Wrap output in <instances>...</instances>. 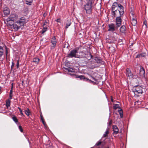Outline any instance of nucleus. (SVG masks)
Returning <instances> with one entry per match:
<instances>
[{"label": "nucleus", "mask_w": 148, "mask_h": 148, "mask_svg": "<svg viewBox=\"0 0 148 148\" xmlns=\"http://www.w3.org/2000/svg\"><path fill=\"white\" fill-rule=\"evenodd\" d=\"M77 51L75 50L71 51L70 53L68 55V56L69 57H75L77 58Z\"/></svg>", "instance_id": "nucleus-9"}, {"label": "nucleus", "mask_w": 148, "mask_h": 148, "mask_svg": "<svg viewBox=\"0 0 148 148\" xmlns=\"http://www.w3.org/2000/svg\"><path fill=\"white\" fill-rule=\"evenodd\" d=\"M126 71V75L129 77H132L133 76L132 73L129 69L127 68V69Z\"/></svg>", "instance_id": "nucleus-13"}, {"label": "nucleus", "mask_w": 148, "mask_h": 148, "mask_svg": "<svg viewBox=\"0 0 148 148\" xmlns=\"http://www.w3.org/2000/svg\"><path fill=\"white\" fill-rule=\"evenodd\" d=\"M101 143V141H99L98 142L95 144V145L96 146H99L100 145Z\"/></svg>", "instance_id": "nucleus-34"}, {"label": "nucleus", "mask_w": 148, "mask_h": 148, "mask_svg": "<svg viewBox=\"0 0 148 148\" xmlns=\"http://www.w3.org/2000/svg\"><path fill=\"white\" fill-rule=\"evenodd\" d=\"M18 109L19 110V111L20 112V113H21V114L22 115H23V112H22V111L21 109V108H20L19 107H18Z\"/></svg>", "instance_id": "nucleus-33"}, {"label": "nucleus", "mask_w": 148, "mask_h": 148, "mask_svg": "<svg viewBox=\"0 0 148 148\" xmlns=\"http://www.w3.org/2000/svg\"><path fill=\"white\" fill-rule=\"evenodd\" d=\"M12 94H10V100L12 99Z\"/></svg>", "instance_id": "nucleus-40"}, {"label": "nucleus", "mask_w": 148, "mask_h": 148, "mask_svg": "<svg viewBox=\"0 0 148 148\" xmlns=\"http://www.w3.org/2000/svg\"><path fill=\"white\" fill-rule=\"evenodd\" d=\"M27 4L31 5L32 3L33 0H25Z\"/></svg>", "instance_id": "nucleus-26"}, {"label": "nucleus", "mask_w": 148, "mask_h": 148, "mask_svg": "<svg viewBox=\"0 0 148 148\" xmlns=\"http://www.w3.org/2000/svg\"><path fill=\"white\" fill-rule=\"evenodd\" d=\"M95 60L96 61H97V63H101V61L99 59L97 58H96Z\"/></svg>", "instance_id": "nucleus-32"}, {"label": "nucleus", "mask_w": 148, "mask_h": 148, "mask_svg": "<svg viewBox=\"0 0 148 148\" xmlns=\"http://www.w3.org/2000/svg\"><path fill=\"white\" fill-rule=\"evenodd\" d=\"M25 113L26 114V115L29 116V115L30 111L27 108L25 110Z\"/></svg>", "instance_id": "nucleus-24"}, {"label": "nucleus", "mask_w": 148, "mask_h": 148, "mask_svg": "<svg viewBox=\"0 0 148 148\" xmlns=\"http://www.w3.org/2000/svg\"><path fill=\"white\" fill-rule=\"evenodd\" d=\"M111 101L112 102H115V101H114L112 99V97H111Z\"/></svg>", "instance_id": "nucleus-41"}, {"label": "nucleus", "mask_w": 148, "mask_h": 148, "mask_svg": "<svg viewBox=\"0 0 148 148\" xmlns=\"http://www.w3.org/2000/svg\"><path fill=\"white\" fill-rule=\"evenodd\" d=\"M56 21L60 23V18L56 20Z\"/></svg>", "instance_id": "nucleus-39"}, {"label": "nucleus", "mask_w": 148, "mask_h": 148, "mask_svg": "<svg viewBox=\"0 0 148 148\" xmlns=\"http://www.w3.org/2000/svg\"><path fill=\"white\" fill-rule=\"evenodd\" d=\"M113 108H114V109L116 110V109H117V108H119V104H113Z\"/></svg>", "instance_id": "nucleus-27"}, {"label": "nucleus", "mask_w": 148, "mask_h": 148, "mask_svg": "<svg viewBox=\"0 0 148 148\" xmlns=\"http://www.w3.org/2000/svg\"><path fill=\"white\" fill-rule=\"evenodd\" d=\"M108 31L111 32H112L114 31L116 29H117L116 28V26L115 27V25L113 23H111L110 24H108Z\"/></svg>", "instance_id": "nucleus-8"}, {"label": "nucleus", "mask_w": 148, "mask_h": 148, "mask_svg": "<svg viewBox=\"0 0 148 148\" xmlns=\"http://www.w3.org/2000/svg\"><path fill=\"white\" fill-rule=\"evenodd\" d=\"M10 25L11 27L13 28L16 31L21 26L17 21Z\"/></svg>", "instance_id": "nucleus-7"}, {"label": "nucleus", "mask_w": 148, "mask_h": 148, "mask_svg": "<svg viewBox=\"0 0 148 148\" xmlns=\"http://www.w3.org/2000/svg\"><path fill=\"white\" fill-rule=\"evenodd\" d=\"M118 111L119 112L120 116L121 118H122L123 117V114L122 111L121 110V109H120V110H118Z\"/></svg>", "instance_id": "nucleus-30"}, {"label": "nucleus", "mask_w": 148, "mask_h": 148, "mask_svg": "<svg viewBox=\"0 0 148 148\" xmlns=\"http://www.w3.org/2000/svg\"><path fill=\"white\" fill-rule=\"evenodd\" d=\"M63 70L65 72H67V73L70 75L71 76H73V77H75L76 78H79L81 79H85V77L83 76L79 75L77 76L75 74H71V73H70V72L73 73L75 72V70L73 68H71L70 67L68 68H64Z\"/></svg>", "instance_id": "nucleus-2"}, {"label": "nucleus", "mask_w": 148, "mask_h": 148, "mask_svg": "<svg viewBox=\"0 0 148 148\" xmlns=\"http://www.w3.org/2000/svg\"><path fill=\"white\" fill-rule=\"evenodd\" d=\"M133 90L135 94H141L142 92V88L139 86H137L133 87Z\"/></svg>", "instance_id": "nucleus-3"}, {"label": "nucleus", "mask_w": 148, "mask_h": 148, "mask_svg": "<svg viewBox=\"0 0 148 148\" xmlns=\"http://www.w3.org/2000/svg\"><path fill=\"white\" fill-rule=\"evenodd\" d=\"M108 133H109V132H108V128L107 129L106 131L104 133V134L103 135V137H106L107 136V134H108Z\"/></svg>", "instance_id": "nucleus-28"}, {"label": "nucleus", "mask_w": 148, "mask_h": 148, "mask_svg": "<svg viewBox=\"0 0 148 148\" xmlns=\"http://www.w3.org/2000/svg\"><path fill=\"white\" fill-rule=\"evenodd\" d=\"M119 4H118L116 2L114 3L112 8V12L118 9Z\"/></svg>", "instance_id": "nucleus-12"}, {"label": "nucleus", "mask_w": 148, "mask_h": 148, "mask_svg": "<svg viewBox=\"0 0 148 148\" xmlns=\"http://www.w3.org/2000/svg\"><path fill=\"white\" fill-rule=\"evenodd\" d=\"M118 7L119 9L116 10L112 12V17L116 16L120 17L124 13L123 7L120 4H119Z\"/></svg>", "instance_id": "nucleus-1"}, {"label": "nucleus", "mask_w": 148, "mask_h": 148, "mask_svg": "<svg viewBox=\"0 0 148 148\" xmlns=\"http://www.w3.org/2000/svg\"><path fill=\"white\" fill-rule=\"evenodd\" d=\"M116 28L118 29L121 25V19L120 17H117L116 18Z\"/></svg>", "instance_id": "nucleus-11"}, {"label": "nucleus", "mask_w": 148, "mask_h": 148, "mask_svg": "<svg viewBox=\"0 0 148 148\" xmlns=\"http://www.w3.org/2000/svg\"><path fill=\"white\" fill-rule=\"evenodd\" d=\"M19 66V63L18 60L16 63V67L17 68H18Z\"/></svg>", "instance_id": "nucleus-36"}, {"label": "nucleus", "mask_w": 148, "mask_h": 148, "mask_svg": "<svg viewBox=\"0 0 148 148\" xmlns=\"http://www.w3.org/2000/svg\"><path fill=\"white\" fill-rule=\"evenodd\" d=\"M14 66V63L13 62H12V65L11 66V69H12L13 68V67Z\"/></svg>", "instance_id": "nucleus-37"}, {"label": "nucleus", "mask_w": 148, "mask_h": 148, "mask_svg": "<svg viewBox=\"0 0 148 148\" xmlns=\"http://www.w3.org/2000/svg\"><path fill=\"white\" fill-rule=\"evenodd\" d=\"M45 24H43V28L42 30V34H43L47 30V28L45 27H44V26Z\"/></svg>", "instance_id": "nucleus-23"}, {"label": "nucleus", "mask_w": 148, "mask_h": 148, "mask_svg": "<svg viewBox=\"0 0 148 148\" xmlns=\"http://www.w3.org/2000/svg\"><path fill=\"white\" fill-rule=\"evenodd\" d=\"M18 128L19 129V130H20V131L21 132H23V130L22 128V127L20 125L18 126Z\"/></svg>", "instance_id": "nucleus-35"}, {"label": "nucleus", "mask_w": 148, "mask_h": 148, "mask_svg": "<svg viewBox=\"0 0 148 148\" xmlns=\"http://www.w3.org/2000/svg\"><path fill=\"white\" fill-rule=\"evenodd\" d=\"M111 123H110H110H109V124H110Z\"/></svg>", "instance_id": "nucleus-43"}, {"label": "nucleus", "mask_w": 148, "mask_h": 148, "mask_svg": "<svg viewBox=\"0 0 148 148\" xmlns=\"http://www.w3.org/2000/svg\"><path fill=\"white\" fill-rule=\"evenodd\" d=\"M6 106L7 108L10 106V100L9 99H8L6 101Z\"/></svg>", "instance_id": "nucleus-25"}, {"label": "nucleus", "mask_w": 148, "mask_h": 148, "mask_svg": "<svg viewBox=\"0 0 148 148\" xmlns=\"http://www.w3.org/2000/svg\"><path fill=\"white\" fill-rule=\"evenodd\" d=\"M17 21L22 26L27 22L28 20L24 16L20 18Z\"/></svg>", "instance_id": "nucleus-5"}, {"label": "nucleus", "mask_w": 148, "mask_h": 148, "mask_svg": "<svg viewBox=\"0 0 148 148\" xmlns=\"http://www.w3.org/2000/svg\"><path fill=\"white\" fill-rule=\"evenodd\" d=\"M40 116H41V120H42V121L43 124L45 125V127H46V125L45 124V123L44 122V119L43 118V117L41 115H40Z\"/></svg>", "instance_id": "nucleus-31"}, {"label": "nucleus", "mask_w": 148, "mask_h": 148, "mask_svg": "<svg viewBox=\"0 0 148 148\" xmlns=\"http://www.w3.org/2000/svg\"><path fill=\"white\" fill-rule=\"evenodd\" d=\"M39 61V59L38 58H35L33 59V62L36 64H38Z\"/></svg>", "instance_id": "nucleus-20"}, {"label": "nucleus", "mask_w": 148, "mask_h": 148, "mask_svg": "<svg viewBox=\"0 0 148 148\" xmlns=\"http://www.w3.org/2000/svg\"><path fill=\"white\" fill-rule=\"evenodd\" d=\"M3 52L4 51L3 47L0 46V57H1L2 56Z\"/></svg>", "instance_id": "nucleus-22"}, {"label": "nucleus", "mask_w": 148, "mask_h": 148, "mask_svg": "<svg viewBox=\"0 0 148 148\" xmlns=\"http://www.w3.org/2000/svg\"><path fill=\"white\" fill-rule=\"evenodd\" d=\"M90 56H91V55L90 54Z\"/></svg>", "instance_id": "nucleus-44"}, {"label": "nucleus", "mask_w": 148, "mask_h": 148, "mask_svg": "<svg viewBox=\"0 0 148 148\" xmlns=\"http://www.w3.org/2000/svg\"><path fill=\"white\" fill-rule=\"evenodd\" d=\"M18 17L15 14H11L9 17L7 19V21L8 22L10 21H14L16 20Z\"/></svg>", "instance_id": "nucleus-6"}, {"label": "nucleus", "mask_w": 148, "mask_h": 148, "mask_svg": "<svg viewBox=\"0 0 148 148\" xmlns=\"http://www.w3.org/2000/svg\"><path fill=\"white\" fill-rule=\"evenodd\" d=\"M146 55V54L145 53H142L138 54L136 56V58H139L145 57Z\"/></svg>", "instance_id": "nucleus-18"}, {"label": "nucleus", "mask_w": 148, "mask_h": 148, "mask_svg": "<svg viewBox=\"0 0 148 148\" xmlns=\"http://www.w3.org/2000/svg\"><path fill=\"white\" fill-rule=\"evenodd\" d=\"M51 42L53 46H55L56 45L57 40L55 37H53L51 39Z\"/></svg>", "instance_id": "nucleus-15"}, {"label": "nucleus", "mask_w": 148, "mask_h": 148, "mask_svg": "<svg viewBox=\"0 0 148 148\" xmlns=\"http://www.w3.org/2000/svg\"><path fill=\"white\" fill-rule=\"evenodd\" d=\"M3 12L4 14L5 15L9 14L10 13L9 9L7 8H5Z\"/></svg>", "instance_id": "nucleus-16"}, {"label": "nucleus", "mask_w": 148, "mask_h": 148, "mask_svg": "<svg viewBox=\"0 0 148 148\" xmlns=\"http://www.w3.org/2000/svg\"><path fill=\"white\" fill-rule=\"evenodd\" d=\"M112 127L114 131V133L115 134H118L119 132V129L117 126L116 125H113Z\"/></svg>", "instance_id": "nucleus-14"}, {"label": "nucleus", "mask_w": 148, "mask_h": 148, "mask_svg": "<svg viewBox=\"0 0 148 148\" xmlns=\"http://www.w3.org/2000/svg\"><path fill=\"white\" fill-rule=\"evenodd\" d=\"M91 3L90 2H88L85 5V9L87 14H89L91 12Z\"/></svg>", "instance_id": "nucleus-4"}, {"label": "nucleus", "mask_w": 148, "mask_h": 148, "mask_svg": "<svg viewBox=\"0 0 148 148\" xmlns=\"http://www.w3.org/2000/svg\"><path fill=\"white\" fill-rule=\"evenodd\" d=\"M12 88H13V86H12L10 92V94H12Z\"/></svg>", "instance_id": "nucleus-38"}, {"label": "nucleus", "mask_w": 148, "mask_h": 148, "mask_svg": "<svg viewBox=\"0 0 148 148\" xmlns=\"http://www.w3.org/2000/svg\"><path fill=\"white\" fill-rule=\"evenodd\" d=\"M126 29V28L125 26H122L120 28V32H121L122 33H124L125 32Z\"/></svg>", "instance_id": "nucleus-17"}, {"label": "nucleus", "mask_w": 148, "mask_h": 148, "mask_svg": "<svg viewBox=\"0 0 148 148\" xmlns=\"http://www.w3.org/2000/svg\"><path fill=\"white\" fill-rule=\"evenodd\" d=\"M145 71L143 68L141 66L139 72V75L140 78H144L145 79H146L145 77Z\"/></svg>", "instance_id": "nucleus-10"}, {"label": "nucleus", "mask_w": 148, "mask_h": 148, "mask_svg": "<svg viewBox=\"0 0 148 148\" xmlns=\"http://www.w3.org/2000/svg\"><path fill=\"white\" fill-rule=\"evenodd\" d=\"M71 24V21L70 20H68L66 23V28L67 29L68 28Z\"/></svg>", "instance_id": "nucleus-19"}, {"label": "nucleus", "mask_w": 148, "mask_h": 148, "mask_svg": "<svg viewBox=\"0 0 148 148\" xmlns=\"http://www.w3.org/2000/svg\"><path fill=\"white\" fill-rule=\"evenodd\" d=\"M12 119L16 123V124H17V123L18 122V120L16 118V117L15 116H14L12 118Z\"/></svg>", "instance_id": "nucleus-29"}, {"label": "nucleus", "mask_w": 148, "mask_h": 148, "mask_svg": "<svg viewBox=\"0 0 148 148\" xmlns=\"http://www.w3.org/2000/svg\"><path fill=\"white\" fill-rule=\"evenodd\" d=\"M6 54H7V50H6Z\"/></svg>", "instance_id": "nucleus-42"}, {"label": "nucleus", "mask_w": 148, "mask_h": 148, "mask_svg": "<svg viewBox=\"0 0 148 148\" xmlns=\"http://www.w3.org/2000/svg\"><path fill=\"white\" fill-rule=\"evenodd\" d=\"M132 25L135 26L136 24V20L134 18H132Z\"/></svg>", "instance_id": "nucleus-21"}]
</instances>
